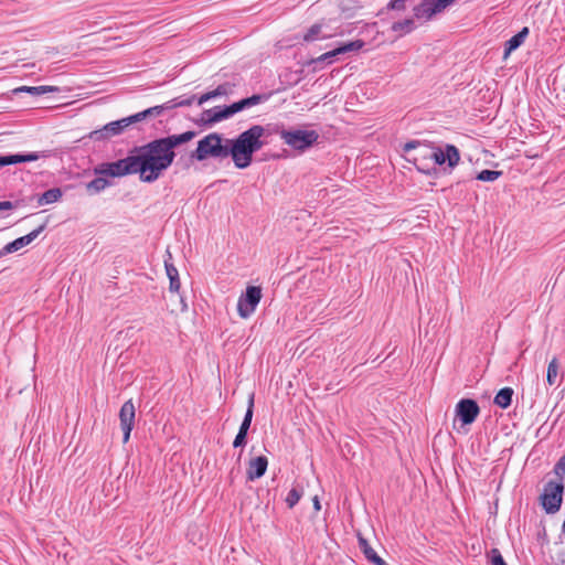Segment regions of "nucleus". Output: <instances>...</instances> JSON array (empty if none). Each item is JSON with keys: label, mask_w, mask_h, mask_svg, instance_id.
<instances>
[{"label": "nucleus", "mask_w": 565, "mask_h": 565, "mask_svg": "<svg viewBox=\"0 0 565 565\" xmlns=\"http://www.w3.org/2000/svg\"><path fill=\"white\" fill-rule=\"evenodd\" d=\"M195 136V131L188 130L179 135L158 138L136 147L132 153L140 181L146 183L157 181L173 163L177 156L174 149L191 141Z\"/></svg>", "instance_id": "obj_1"}, {"label": "nucleus", "mask_w": 565, "mask_h": 565, "mask_svg": "<svg viewBox=\"0 0 565 565\" xmlns=\"http://www.w3.org/2000/svg\"><path fill=\"white\" fill-rule=\"evenodd\" d=\"M266 129L260 125H253L234 139H227L230 156L237 169L250 166L253 154L260 150L266 141L263 140Z\"/></svg>", "instance_id": "obj_2"}, {"label": "nucleus", "mask_w": 565, "mask_h": 565, "mask_svg": "<svg viewBox=\"0 0 565 565\" xmlns=\"http://www.w3.org/2000/svg\"><path fill=\"white\" fill-rule=\"evenodd\" d=\"M227 157H230L227 138H223L217 132H211L199 140L196 149L190 154V158L196 161H204L209 158L225 159Z\"/></svg>", "instance_id": "obj_3"}, {"label": "nucleus", "mask_w": 565, "mask_h": 565, "mask_svg": "<svg viewBox=\"0 0 565 565\" xmlns=\"http://www.w3.org/2000/svg\"><path fill=\"white\" fill-rule=\"evenodd\" d=\"M277 134L290 148L299 151L313 146L318 139L319 134L316 130H302V129H280Z\"/></svg>", "instance_id": "obj_4"}, {"label": "nucleus", "mask_w": 565, "mask_h": 565, "mask_svg": "<svg viewBox=\"0 0 565 565\" xmlns=\"http://www.w3.org/2000/svg\"><path fill=\"white\" fill-rule=\"evenodd\" d=\"M403 150L407 156L406 159L413 162L418 171L429 173L431 146L417 140H412L404 145Z\"/></svg>", "instance_id": "obj_5"}, {"label": "nucleus", "mask_w": 565, "mask_h": 565, "mask_svg": "<svg viewBox=\"0 0 565 565\" xmlns=\"http://www.w3.org/2000/svg\"><path fill=\"white\" fill-rule=\"evenodd\" d=\"M95 174L120 178L128 174H137L134 153L114 162L102 163L94 170Z\"/></svg>", "instance_id": "obj_6"}, {"label": "nucleus", "mask_w": 565, "mask_h": 565, "mask_svg": "<svg viewBox=\"0 0 565 565\" xmlns=\"http://www.w3.org/2000/svg\"><path fill=\"white\" fill-rule=\"evenodd\" d=\"M564 493V483L562 481H548L541 494V503L548 514L559 511Z\"/></svg>", "instance_id": "obj_7"}, {"label": "nucleus", "mask_w": 565, "mask_h": 565, "mask_svg": "<svg viewBox=\"0 0 565 565\" xmlns=\"http://www.w3.org/2000/svg\"><path fill=\"white\" fill-rule=\"evenodd\" d=\"M135 124L132 116H128L106 124L100 129L93 130L88 134V138L93 141H105L111 137L119 136L126 128Z\"/></svg>", "instance_id": "obj_8"}, {"label": "nucleus", "mask_w": 565, "mask_h": 565, "mask_svg": "<svg viewBox=\"0 0 565 565\" xmlns=\"http://www.w3.org/2000/svg\"><path fill=\"white\" fill-rule=\"evenodd\" d=\"M262 299V288L258 286H248L237 301V311L241 318H249L256 310Z\"/></svg>", "instance_id": "obj_9"}, {"label": "nucleus", "mask_w": 565, "mask_h": 565, "mask_svg": "<svg viewBox=\"0 0 565 565\" xmlns=\"http://www.w3.org/2000/svg\"><path fill=\"white\" fill-rule=\"evenodd\" d=\"M460 160V152L454 145H446L445 148L433 147L429 157V163L443 166L447 163L450 169H454Z\"/></svg>", "instance_id": "obj_10"}, {"label": "nucleus", "mask_w": 565, "mask_h": 565, "mask_svg": "<svg viewBox=\"0 0 565 565\" xmlns=\"http://www.w3.org/2000/svg\"><path fill=\"white\" fill-rule=\"evenodd\" d=\"M456 0H423L414 8V15L417 19L429 20L435 14L443 12Z\"/></svg>", "instance_id": "obj_11"}, {"label": "nucleus", "mask_w": 565, "mask_h": 565, "mask_svg": "<svg viewBox=\"0 0 565 565\" xmlns=\"http://www.w3.org/2000/svg\"><path fill=\"white\" fill-rule=\"evenodd\" d=\"M455 412L462 425H470L477 419L480 407L475 399L462 398L457 403Z\"/></svg>", "instance_id": "obj_12"}, {"label": "nucleus", "mask_w": 565, "mask_h": 565, "mask_svg": "<svg viewBox=\"0 0 565 565\" xmlns=\"http://www.w3.org/2000/svg\"><path fill=\"white\" fill-rule=\"evenodd\" d=\"M136 408L131 399L125 402L119 411L120 427L124 433L122 441L127 443L135 425Z\"/></svg>", "instance_id": "obj_13"}, {"label": "nucleus", "mask_w": 565, "mask_h": 565, "mask_svg": "<svg viewBox=\"0 0 565 565\" xmlns=\"http://www.w3.org/2000/svg\"><path fill=\"white\" fill-rule=\"evenodd\" d=\"M363 46H364V42L362 40L351 41V42L344 43V44L335 47L334 50H331L329 52L321 54L317 58H313L311 61V63L318 64V63L326 62L328 64H331L333 62V57H335L340 54L359 51Z\"/></svg>", "instance_id": "obj_14"}, {"label": "nucleus", "mask_w": 565, "mask_h": 565, "mask_svg": "<svg viewBox=\"0 0 565 565\" xmlns=\"http://www.w3.org/2000/svg\"><path fill=\"white\" fill-rule=\"evenodd\" d=\"M253 415H254V394H250L248 397L247 409H246L245 416L239 426L238 433L235 436L234 441H233L234 448L244 447L246 445L247 434H248V429L252 424Z\"/></svg>", "instance_id": "obj_15"}, {"label": "nucleus", "mask_w": 565, "mask_h": 565, "mask_svg": "<svg viewBox=\"0 0 565 565\" xmlns=\"http://www.w3.org/2000/svg\"><path fill=\"white\" fill-rule=\"evenodd\" d=\"M45 228V224L40 225L38 228L33 230L29 234L18 237L17 239L8 243L4 247L0 249V256H6L7 254H11L18 252L19 249L31 244Z\"/></svg>", "instance_id": "obj_16"}, {"label": "nucleus", "mask_w": 565, "mask_h": 565, "mask_svg": "<svg viewBox=\"0 0 565 565\" xmlns=\"http://www.w3.org/2000/svg\"><path fill=\"white\" fill-rule=\"evenodd\" d=\"M268 459L265 456L253 458L248 462L247 479L254 481L263 477L267 470Z\"/></svg>", "instance_id": "obj_17"}, {"label": "nucleus", "mask_w": 565, "mask_h": 565, "mask_svg": "<svg viewBox=\"0 0 565 565\" xmlns=\"http://www.w3.org/2000/svg\"><path fill=\"white\" fill-rule=\"evenodd\" d=\"M168 258L164 259V267L167 276L170 280L169 290L170 292H179L181 284L179 278V271L177 267L170 262L172 256L169 252H167Z\"/></svg>", "instance_id": "obj_18"}, {"label": "nucleus", "mask_w": 565, "mask_h": 565, "mask_svg": "<svg viewBox=\"0 0 565 565\" xmlns=\"http://www.w3.org/2000/svg\"><path fill=\"white\" fill-rule=\"evenodd\" d=\"M269 98V95L267 94H255L250 97L243 98L238 102L233 103L234 109L237 113L250 108L253 106H256L258 104L267 102Z\"/></svg>", "instance_id": "obj_19"}, {"label": "nucleus", "mask_w": 565, "mask_h": 565, "mask_svg": "<svg viewBox=\"0 0 565 565\" xmlns=\"http://www.w3.org/2000/svg\"><path fill=\"white\" fill-rule=\"evenodd\" d=\"M529 33V28L524 26L520 32H518L509 41H507L504 49V57L509 56L513 51L519 49L527 38Z\"/></svg>", "instance_id": "obj_20"}, {"label": "nucleus", "mask_w": 565, "mask_h": 565, "mask_svg": "<svg viewBox=\"0 0 565 565\" xmlns=\"http://www.w3.org/2000/svg\"><path fill=\"white\" fill-rule=\"evenodd\" d=\"M358 543H359V547H360L361 552L363 553V555L365 556V558L369 562L376 564L382 558L371 547L367 540L365 537H363L361 534L358 535Z\"/></svg>", "instance_id": "obj_21"}, {"label": "nucleus", "mask_w": 565, "mask_h": 565, "mask_svg": "<svg viewBox=\"0 0 565 565\" xmlns=\"http://www.w3.org/2000/svg\"><path fill=\"white\" fill-rule=\"evenodd\" d=\"M513 390L511 387L501 388L494 396V404L501 408H508L512 403Z\"/></svg>", "instance_id": "obj_22"}, {"label": "nucleus", "mask_w": 565, "mask_h": 565, "mask_svg": "<svg viewBox=\"0 0 565 565\" xmlns=\"http://www.w3.org/2000/svg\"><path fill=\"white\" fill-rule=\"evenodd\" d=\"M15 92H25V93H29L34 96H40V95H44L47 93H57V92H60V88L57 86H49V85L22 86V87L15 89Z\"/></svg>", "instance_id": "obj_23"}, {"label": "nucleus", "mask_w": 565, "mask_h": 565, "mask_svg": "<svg viewBox=\"0 0 565 565\" xmlns=\"http://www.w3.org/2000/svg\"><path fill=\"white\" fill-rule=\"evenodd\" d=\"M62 198V191L60 188H52L42 193L39 199V205H46L57 202Z\"/></svg>", "instance_id": "obj_24"}, {"label": "nucleus", "mask_w": 565, "mask_h": 565, "mask_svg": "<svg viewBox=\"0 0 565 565\" xmlns=\"http://www.w3.org/2000/svg\"><path fill=\"white\" fill-rule=\"evenodd\" d=\"M392 31L398 33L399 35L407 34L415 29V21L412 18L405 19L403 21H397L392 24Z\"/></svg>", "instance_id": "obj_25"}, {"label": "nucleus", "mask_w": 565, "mask_h": 565, "mask_svg": "<svg viewBox=\"0 0 565 565\" xmlns=\"http://www.w3.org/2000/svg\"><path fill=\"white\" fill-rule=\"evenodd\" d=\"M162 115V107L160 105L147 108L142 111L131 115L135 124L145 120L150 117H157Z\"/></svg>", "instance_id": "obj_26"}, {"label": "nucleus", "mask_w": 565, "mask_h": 565, "mask_svg": "<svg viewBox=\"0 0 565 565\" xmlns=\"http://www.w3.org/2000/svg\"><path fill=\"white\" fill-rule=\"evenodd\" d=\"M109 181L103 177H97L86 184L89 194H97L109 185Z\"/></svg>", "instance_id": "obj_27"}, {"label": "nucleus", "mask_w": 565, "mask_h": 565, "mask_svg": "<svg viewBox=\"0 0 565 565\" xmlns=\"http://www.w3.org/2000/svg\"><path fill=\"white\" fill-rule=\"evenodd\" d=\"M558 376V361L556 358H553L551 362L547 365V372H546V381L550 386H553L556 384Z\"/></svg>", "instance_id": "obj_28"}, {"label": "nucleus", "mask_w": 565, "mask_h": 565, "mask_svg": "<svg viewBox=\"0 0 565 565\" xmlns=\"http://www.w3.org/2000/svg\"><path fill=\"white\" fill-rule=\"evenodd\" d=\"M203 120L209 124H214L224 120L222 116V107L216 106L212 109L204 110Z\"/></svg>", "instance_id": "obj_29"}, {"label": "nucleus", "mask_w": 565, "mask_h": 565, "mask_svg": "<svg viewBox=\"0 0 565 565\" xmlns=\"http://www.w3.org/2000/svg\"><path fill=\"white\" fill-rule=\"evenodd\" d=\"M303 490L300 487H294L286 497V503L289 509H292L301 499Z\"/></svg>", "instance_id": "obj_30"}, {"label": "nucleus", "mask_w": 565, "mask_h": 565, "mask_svg": "<svg viewBox=\"0 0 565 565\" xmlns=\"http://www.w3.org/2000/svg\"><path fill=\"white\" fill-rule=\"evenodd\" d=\"M501 175H502V171L486 169V170L480 171L477 174L476 179L479 181H483V182H492V181H495L497 179H499Z\"/></svg>", "instance_id": "obj_31"}, {"label": "nucleus", "mask_w": 565, "mask_h": 565, "mask_svg": "<svg viewBox=\"0 0 565 565\" xmlns=\"http://www.w3.org/2000/svg\"><path fill=\"white\" fill-rule=\"evenodd\" d=\"M42 157H45L44 153H38V152H32V153H29V154H10V158L12 160V164L14 163H19V162H30V161H35Z\"/></svg>", "instance_id": "obj_32"}, {"label": "nucleus", "mask_w": 565, "mask_h": 565, "mask_svg": "<svg viewBox=\"0 0 565 565\" xmlns=\"http://www.w3.org/2000/svg\"><path fill=\"white\" fill-rule=\"evenodd\" d=\"M321 29H322V26L319 23H316V24L311 25L308 29V31L306 32V34L303 35V40L306 42L316 41L319 38L320 33H321Z\"/></svg>", "instance_id": "obj_33"}, {"label": "nucleus", "mask_w": 565, "mask_h": 565, "mask_svg": "<svg viewBox=\"0 0 565 565\" xmlns=\"http://www.w3.org/2000/svg\"><path fill=\"white\" fill-rule=\"evenodd\" d=\"M553 471L559 478V481H562L565 477V455L555 463Z\"/></svg>", "instance_id": "obj_34"}, {"label": "nucleus", "mask_w": 565, "mask_h": 565, "mask_svg": "<svg viewBox=\"0 0 565 565\" xmlns=\"http://www.w3.org/2000/svg\"><path fill=\"white\" fill-rule=\"evenodd\" d=\"M491 564L492 565H507L505 561L503 559V557L498 548H493L491 551Z\"/></svg>", "instance_id": "obj_35"}, {"label": "nucleus", "mask_w": 565, "mask_h": 565, "mask_svg": "<svg viewBox=\"0 0 565 565\" xmlns=\"http://www.w3.org/2000/svg\"><path fill=\"white\" fill-rule=\"evenodd\" d=\"M407 1L408 0H392L387 4V8L392 9V10H398V11L405 10Z\"/></svg>", "instance_id": "obj_36"}, {"label": "nucleus", "mask_w": 565, "mask_h": 565, "mask_svg": "<svg viewBox=\"0 0 565 565\" xmlns=\"http://www.w3.org/2000/svg\"><path fill=\"white\" fill-rule=\"evenodd\" d=\"M174 99H175V104H178V107H184V106H191L195 99V96L192 95L188 98L177 97Z\"/></svg>", "instance_id": "obj_37"}, {"label": "nucleus", "mask_w": 565, "mask_h": 565, "mask_svg": "<svg viewBox=\"0 0 565 565\" xmlns=\"http://www.w3.org/2000/svg\"><path fill=\"white\" fill-rule=\"evenodd\" d=\"M235 114H236V111L234 109L233 104L222 107L223 119H227V118L232 117Z\"/></svg>", "instance_id": "obj_38"}, {"label": "nucleus", "mask_w": 565, "mask_h": 565, "mask_svg": "<svg viewBox=\"0 0 565 565\" xmlns=\"http://www.w3.org/2000/svg\"><path fill=\"white\" fill-rule=\"evenodd\" d=\"M160 107H162V114L166 111V110H171V109H174L178 107V104H175V99H171V100H168L167 103L160 105Z\"/></svg>", "instance_id": "obj_39"}, {"label": "nucleus", "mask_w": 565, "mask_h": 565, "mask_svg": "<svg viewBox=\"0 0 565 565\" xmlns=\"http://www.w3.org/2000/svg\"><path fill=\"white\" fill-rule=\"evenodd\" d=\"M214 90H215V94H216L217 97L226 95L228 93V85L227 84H221Z\"/></svg>", "instance_id": "obj_40"}, {"label": "nucleus", "mask_w": 565, "mask_h": 565, "mask_svg": "<svg viewBox=\"0 0 565 565\" xmlns=\"http://www.w3.org/2000/svg\"><path fill=\"white\" fill-rule=\"evenodd\" d=\"M13 209V203L10 201L0 202V211H9Z\"/></svg>", "instance_id": "obj_41"}, {"label": "nucleus", "mask_w": 565, "mask_h": 565, "mask_svg": "<svg viewBox=\"0 0 565 565\" xmlns=\"http://www.w3.org/2000/svg\"><path fill=\"white\" fill-rule=\"evenodd\" d=\"M12 164L10 156H0V167Z\"/></svg>", "instance_id": "obj_42"}, {"label": "nucleus", "mask_w": 565, "mask_h": 565, "mask_svg": "<svg viewBox=\"0 0 565 565\" xmlns=\"http://www.w3.org/2000/svg\"><path fill=\"white\" fill-rule=\"evenodd\" d=\"M209 100H210L209 95H207V93H205V94H203V95H201V96L199 97V99H198V104H199V105H202V104H204V103H206V102H209Z\"/></svg>", "instance_id": "obj_43"}, {"label": "nucleus", "mask_w": 565, "mask_h": 565, "mask_svg": "<svg viewBox=\"0 0 565 565\" xmlns=\"http://www.w3.org/2000/svg\"><path fill=\"white\" fill-rule=\"evenodd\" d=\"M312 501H313L315 510L319 511L321 509V505H320V501H319L318 497L316 495Z\"/></svg>", "instance_id": "obj_44"}, {"label": "nucleus", "mask_w": 565, "mask_h": 565, "mask_svg": "<svg viewBox=\"0 0 565 565\" xmlns=\"http://www.w3.org/2000/svg\"><path fill=\"white\" fill-rule=\"evenodd\" d=\"M207 95H209L210 100L217 97L215 94V90L207 92Z\"/></svg>", "instance_id": "obj_45"}, {"label": "nucleus", "mask_w": 565, "mask_h": 565, "mask_svg": "<svg viewBox=\"0 0 565 565\" xmlns=\"http://www.w3.org/2000/svg\"><path fill=\"white\" fill-rule=\"evenodd\" d=\"M181 303H182V308H181V310H182V311H185V310L188 309V306H186V303L183 301V299H182V298H181Z\"/></svg>", "instance_id": "obj_46"}, {"label": "nucleus", "mask_w": 565, "mask_h": 565, "mask_svg": "<svg viewBox=\"0 0 565 565\" xmlns=\"http://www.w3.org/2000/svg\"><path fill=\"white\" fill-rule=\"evenodd\" d=\"M375 565H388L383 558H381Z\"/></svg>", "instance_id": "obj_47"}, {"label": "nucleus", "mask_w": 565, "mask_h": 565, "mask_svg": "<svg viewBox=\"0 0 565 565\" xmlns=\"http://www.w3.org/2000/svg\"><path fill=\"white\" fill-rule=\"evenodd\" d=\"M563 531L565 532V527L563 526Z\"/></svg>", "instance_id": "obj_48"}]
</instances>
